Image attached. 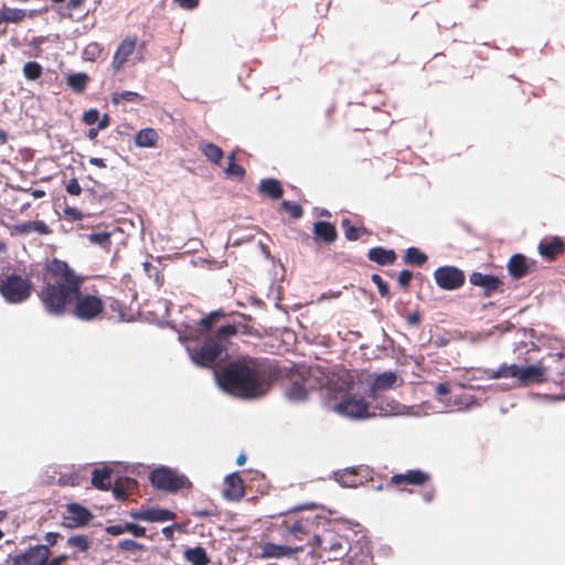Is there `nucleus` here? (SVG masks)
<instances>
[{
  "mask_svg": "<svg viewBox=\"0 0 565 565\" xmlns=\"http://www.w3.org/2000/svg\"><path fill=\"white\" fill-rule=\"evenodd\" d=\"M277 375V369L274 365L247 355L230 362L215 372L218 386L242 399L266 395Z\"/></svg>",
  "mask_w": 565,
  "mask_h": 565,
  "instance_id": "3",
  "label": "nucleus"
},
{
  "mask_svg": "<svg viewBox=\"0 0 565 565\" xmlns=\"http://www.w3.org/2000/svg\"><path fill=\"white\" fill-rule=\"evenodd\" d=\"M109 124H110L109 115L108 114H104L102 116V118L99 117V120L97 122V127H98V129L104 130V129H106L109 126Z\"/></svg>",
  "mask_w": 565,
  "mask_h": 565,
  "instance_id": "58",
  "label": "nucleus"
},
{
  "mask_svg": "<svg viewBox=\"0 0 565 565\" xmlns=\"http://www.w3.org/2000/svg\"><path fill=\"white\" fill-rule=\"evenodd\" d=\"M313 237L316 241H322L326 244H332L338 238L335 226L329 222L318 221L313 224Z\"/></svg>",
  "mask_w": 565,
  "mask_h": 565,
  "instance_id": "23",
  "label": "nucleus"
},
{
  "mask_svg": "<svg viewBox=\"0 0 565 565\" xmlns=\"http://www.w3.org/2000/svg\"><path fill=\"white\" fill-rule=\"evenodd\" d=\"M258 191L262 194H264L273 200H278L284 194V189H282L281 183L277 179H274V178H267V179L260 180V182L258 184Z\"/></svg>",
  "mask_w": 565,
  "mask_h": 565,
  "instance_id": "27",
  "label": "nucleus"
},
{
  "mask_svg": "<svg viewBox=\"0 0 565 565\" xmlns=\"http://www.w3.org/2000/svg\"><path fill=\"white\" fill-rule=\"evenodd\" d=\"M297 371L308 393L322 388L329 383V375L320 366H299Z\"/></svg>",
  "mask_w": 565,
  "mask_h": 565,
  "instance_id": "10",
  "label": "nucleus"
},
{
  "mask_svg": "<svg viewBox=\"0 0 565 565\" xmlns=\"http://www.w3.org/2000/svg\"><path fill=\"white\" fill-rule=\"evenodd\" d=\"M435 392L438 396H444V395H447L449 394L450 392V388H449V385L447 383H439L437 384L436 388H435Z\"/></svg>",
  "mask_w": 565,
  "mask_h": 565,
  "instance_id": "57",
  "label": "nucleus"
},
{
  "mask_svg": "<svg viewBox=\"0 0 565 565\" xmlns=\"http://www.w3.org/2000/svg\"><path fill=\"white\" fill-rule=\"evenodd\" d=\"M64 217L68 221H82L84 217V214L76 207L73 206H66L63 210Z\"/></svg>",
  "mask_w": 565,
  "mask_h": 565,
  "instance_id": "49",
  "label": "nucleus"
},
{
  "mask_svg": "<svg viewBox=\"0 0 565 565\" xmlns=\"http://www.w3.org/2000/svg\"><path fill=\"white\" fill-rule=\"evenodd\" d=\"M199 149L205 156V158L213 164L218 166L222 159L224 158V151L222 150V148L213 142H202Z\"/></svg>",
  "mask_w": 565,
  "mask_h": 565,
  "instance_id": "34",
  "label": "nucleus"
},
{
  "mask_svg": "<svg viewBox=\"0 0 565 565\" xmlns=\"http://www.w3.org/2000/svg\"><path fill=\"white\" fill-rule=\"evenodd\" d=\"M224 172L227 177L236 178L239 180H242L246 173L245 169L235 162H228V166L225 168Z\"/></svg>",
  "mask_w": 565,
  "mask_h": 565,
  "instance_id": "45",
  "label": "nucleus"
},
{
  "mask_svg": "<svg viewBox=\"0 0 565 565\" xmlns=\"http://www.w3.org/2000/svg\"><path fill=\"white\" fill-rule=\"evenodd\" d=\"M138 482L130 477L118 478L113 487V493L117 500H126L128 494L137 489Z\"/></svg>",
  "mask_w": 565,
  "mask_h": 565,
  "instance_id": "26",
  "label": "nucleus"
},
{
  "mask_svg": "<svg viewBox=\"0 0 565 565\" xmlns=\"http://www.w3.org/2000/svg\"><path fill=\"white\" fill-rule=\"evenodd\" d=\"M469 282L472 286L480 287L484 297H491L495 292L503 291V281L494 275L473 271L469 276Z\"/></svg>",
  "mask_w": 565,
  "mask_h": 565,
  "instance_id": "13",
  "label": "nucleus"
},
{
  "mask_svg": "<svg viewBox=\"0 0 565 565\" xmlns=\"http://www.w3.org/2000/svg\"><path fill=\"white\" fill-rule=\"evenodd\" d=\"M89 163L92 166H95V167H98V168H103V169L107 167L105 160L102 159V158L93 157V158L89 159Z\"/></svg>",
  "mask_w": 565,
  "mask_h": 565,
  "instance_id": "62",
  "label": "nucleus"
},
{
  "mask_svg": "<svg viewBox=\"0 0 565 565\" xmlns=\"http://www.w3.org/2000/svg\"><path fill=\"white\" fill-rule=\"evenodd\" d=\"M174 2L182 9L193 10L199 6L200 0H174Z\"/></svg>",
  "mask_w": 565,
  "mask_h": 565,
  "instance_id": "53",
  "label": "nucleus"
},
{
  "mask_svg": "<svg viewBox=\"0 0 565 565\" xmlns=\"http://www.w3.org/2000/svg\"><path fill=\"white\" fill-rule=\"evenodd\" d=\"M413 279V273L408 269H403L397 277L398 285L404 289L407 290L409 287V284Z\"/></svg>",
  "mask_w": 565,
  "mask_h": 565,
  "instance_id": "48",
  "label": "nucleus"
},
{
  "mask_svg": "<svg viewBox=\"0 0 565 565\" xmlns=\"http://www.w3.org/2000/svg\"><path fill=\"white\" fill-rule=\"evenodd\" d=\"M539 254L548 262H554L565 252V242L559 236L543 238L537 246Z\"/></svg>",
  "mask_w": 565,
  "mask_h": 565,
  "instance_id": "18",
  "label": "nucleus"
},
{
  "mask_svg": "<svg viewBox=\"0 0 565 565\" xmlns=\"http://www.w3.org/2000/svg\"><path fill=\"white\" fill-rule=\"evenodd\" d=\"M280 206L284 211L288 212L294 220L300 218L303 214V210L298 203L282 201Z\"/></svg>",
  "mask_w": 565,
  "mask_h": 565,
  "instance_id": "43",
  "label": "nucleus"
},
{
  "mask_svg": "<svg viewBox=\"0 0 565 565\" xmlns=\"http://www.w3.org/2000/svg\"><path fill=\"white\" fill-rule=\"evenodd\" d=\"M50 557V547L45 544H39L14 555L12 557V565H47Z\"/></svg>",
  "mask_w": 565,
  "mask_h": 565,
  "instance_id": "9",
  "label": "nucleus"
},
{
  "mask_svg": "<svg viewBox=\"0 0 565 565\" xmlns=\"http://www.w3.org/2000/svg\"><path fill=\"white\" fill-rule=\"evenodd\" d=\"M138 42V38L136 35L132 36H126L120 44L117 46V50L114 53L111 66L115 72L120 71L126 62L128 61L129 56L134 53L136 50Z\"/></svg>",
  "mask_w": 565,
  "mask_h": 565,
  "instance_id": "17",
  "label": "nucleus"
},
{
  "mask_svg": "<svg viewBox=\"0 0 565 565\" xmlns=\"http://www.w3.org/2000/svg\"><path fill=\"white\" fill-rule=\"evenodd\" d=\"M85 277L77 274L66 262L53 258L45 265L44 284L39 298L52 316L66 313L81 321H93L102 317L105 301L97 294L83 290Z\"/></svg>",
  "mask_w": 565,
  "mask_h": 565,
  "instance_id": "1",
  "label": "nucleus"
},
{
  "mask_svg": "<svg viewBox=\"0 0 565 565\" xmlns=\"http://www.w3.org/2000/svg\"><path fill=\"white\" fill-rule=\"evenodd\" d=\"M85 0H68L67 8L70 10H76L84 4Z\"/></svg>",
  "mask_w": 565,
  "mask_h": 565,
  "instance_id": "63",
  "label": "nucleus"
},
{
  "mask_svg": "<svg viewBox=\"0 0 565 565\" xmlns=\"http://www.w3.org/2000/svg\"><path fill=\"white\" fill-rule=\"evenodd\" d=\"M225 489L223 497L228 501H239L245 495L244 481L237 472H233L225 478Z\"/></svg>",
  "mask_w": 565,
  "mask_h": 565,
  "instance_id": "20",
  "label": "nucleus"
},
{
  "mask_svg": "<svg viewBox=\"0 0 565 565\" xmlns=\"http://www.w3.org/2000/svg\"><path fill=\"white\" fill-rule=\"evenodd\" d=\"M66 191L71 195H79L82 192V186L78 183L77 179H71L66 184Z\"/></svg>",
  "mask_w": 565,
  "mask_h": 565,
  "instance_id": "51",
  "label": "nucleus"
},
{
  "mask_svg": "<svg viewBox=\"0 0 565 565\" xmlns=\"http://www.w3.org/2000/svg\"><path fill=\"white\" fill-rule=\"evenodd\" d=\"M33 285L28 277L15 273L0 277V295L9 303H21L32 294Z\"/></svg>",
  "mask_w": 565,
  "mask_h": 565,
  "instance_id": "5",
  "label": "nucleus"
},
{
  "mask_svg": "<svg viewBox=\"0 0 565 565\" xmlns=\"http://www.w3.org/2000/svg\"><path fill=\"white\" fill-rule=\"evenodd\" d=\"M58 484L71 487L79 486V476L75 472L61 475L58 478Z\"/></svg>",
  "mask_w": 565,
  "mask_h": 565,
  "instance_id": "47",
  "label": "nucleus"
},
{
  "mask_svg": "<svg viewBox=\"0 0 565 565\" xmlns=\"http://www.w3.org/2000/svg\"><path fill=\"white\" fill-rule=\"evenodd\" d=\"M89 76L86 73H72L66 76V85L75 94H82L85 92L89 84Z\"/></svg>",
  "mask_w": 565,
  "mask_h": 565,
  "instance_id": "30",
  "label": "nucleus"
},
{
  "mask_svg": "<svg viewBox=\"0 0 565 565\" xmlns=\"http://www.w3.org/2000/svg\"><path fill=\"white\" fill-rule=\"evenodd\" d=\"M26 17V12L19 8H9L6 4L0 10V24L2 23H20Z\"/></svg>",
  "mask_w": 565,
  "mask_h": 565,
  "instance_id": "33",
  "label": "nucleus"
},
{
  "mask_svg": "<svg viewBox=\"0 0 565 565\" xmlns=\"http://www.w3.org/2000/svg\"><path fill=\"white\" fill-rule=\"evenodd\" d=\"M184 558L191 565H207L211 559L202 546L190 547L184 551Z\"/></svg>",
  "mask_w": 565,
  "mask_h": 565,
  "instance_id": "32",
  "label": "nucleus"
},
{
  "mask_svg": "<svg viewBox=\"0 0 565 565\" xmlns=\"http://www.w3.org/2000/svg\"><path fill=\"white\" fill-rule=\"evenodd\" d=\"M367 258L381 266H386L394 264L397 255L393 249H386L384 247L377 246L369 249Z\"/></svg>",
  "mask_w": 565,
  "mask_h": 565,
  "instance_id": "25",
  "label": "nucleus"
},
{
  "mask_svg": "<svg viewBox=\"0 0 565 565\" xmlns=\"http://www.w3.org/2000/svg\"><path fill=\"white\" fill-rule=\"evenodd\" d=\"M88 239L90 243L99 245L104 248H109L111 245V234L109 232H99V233H92L88 235Z\"/></svg>",
  "mask_w": 565,
  "mask_h": 565,
  "instance_id": "40",
  "label": "nucleus"
},
{
  "mask_svg": "<svg viewBox=\"0 0 565 565\" xmlns=\"http://www.w3.org/2000/svg\"><path fill=\"white\" fill-rule=\"evenodd\" d=\"M333 409L342 416L355 419H362L370 416L369 402H366L364 397H358L355 395L344 396L339 403L334 405Z\"/></svg>",
  "mask_w": 565,
  "mask_h": 565,
  "instance_id": "7",
  "label": "nucleus"
},
{
  "mask_svg": "<svg viewBox=\"0 0 565 565\" xmlns=\"http://www.w3.org/2000/svg\"><path fill=\"white\" fill-rule=\"evenodd\" d=\"M546 367L542 363L519 369L518 382L522 386L546 382Z\"/></svg>",
  "mask_w": 565,
  "mask_h": 565,
  "instance_id": "19",
  "label": "nucleus"
},
{
  "mask_svg": "<svg viewBox=\"0 0 565 565\" xmlns=\"http://www.w3.org/2000/svg\"><path fill=\"white\" fill-rule=\"evenodd\" d=\"M422 497L426 502H431L435 498V489L433 487L424 488Z\"/></svg>",
  "mask_w": 565,
  "mask_h": 565,
  "instance_id": "56",
  "label": "nucleus"
},
{
  "mask_svg": "<svg viewBox=\"0 0 565 565\" xmlns=\"http://www.w3.org/2000/svg\"><path fill=\"white\" fill-rule=\"evenodd\" d=\"M396 381H397V375H396V373H394L392 371L383 372V373L376 375L373 383L371 384L370 395L372 397H375V394L377 392H382V391L392 388L394 386V384L396 383Z\"/></svg>",
  "mask_w": 565,
  "mask_h": 565,
  "instance_id": "24",
  "label": "nucleus"
},
{
  "mask_svg": "<svg viewBox=\"0 0 565 565\" xmlns=\"http://www.w3.org/2000/svg\"><path fill=\"white\" fill-rule=\"evenodd\" d=\"M100 129L97 128H90L87 132V137L90 139V140H94L97 136H98V131Z\"/></svg>",
  "mask_w": 565,
  "mask_h": 565,
  "instance_id": "64",
  "label": "nucleus"
},
{
  "mask_svg": "<svg viewBox=\"0 0 565 565\" xmlns=\"http://www.w3.org/2000/svg\"><path fill=\"white\" fill-rule=\"evenodd\" d=\"M61 537L60 533L56 532H47L44 536L45 542L47 543V546H54L58 539Z\"/></svg>",
  "mask_w": 565,
  "mask_h": 565,
  "instance_id": "54",
  "label": "nucleus"
},
{
  "mask_svg": "<svg viewBox=\"0 0 565 565\" xmlns=\"http://www.w3.org/2000/svg\"><path fill=\"white\" fill-rule=\"evenodd\" d=\"M535 266L536 262L529 259L523 254L512 255L507 264L509 275L516 280L522 279L529 275V273L532 271Z\"/></svg>",
  "mask_w": 565,
  "mask_h": 565,
  "instance_id": "15",
  "label": "nucleus"
},
{
  "mask_svg": "<svg viewBox=\"0 0 565 565\" xmlns=\"http://www.w3.org/2000/svg\"><path fill=\"white\" fill-rule=\"evenodd\" d=\"M99 120V111L96 108H92L84 113L83 121L88 125L93 126Z\"/></svg>",
  "mask_w": 565,
  "mask_h": 565,
  "instance_id": "50",
  "label": "nucleus"
},
{
  "mask_svg": "<svg viewBox=\"0 0 565 565\" xmlns=\"http://www.w3.org/2000/svg\"><path fill=\"white\" fill-rule=\"evenodd\" d=\"M429 480V473L419 469H413L407 470L405 473L394 475L391 477L388 484L398 490H404L406 486H425Z\"/></svg>",
  "mask_w": 565,
  "mask_h": 565,
  "instance_id": "11",
  "label": "nucleus"
},
{
  "mask_svg": "<svg viewBox=\"0 0 565 565\" xmlns=\"http://www.w3.org/2000/svg\"><path fill=\"white\" fill-rule=\"evenodd\" d=\"M233 323L221 326L213 337H180L192 362L201 367L212 369L227 356L230 338L237 334Z\"/></svg>",
  "mask_w": 565,
  "mask_h": 565,
  "instance_id": "4",
  "label": "nucleus"
},
{
  "mask_svg": "<svg viewBox=\"0 0 565 565\" xmlns=\"http://www.w3.org/2000/svg\"><path fill=\"white\" fill-rule=\"evenodd\" d=\"M225 317L223 310H215L202 318L195 328L189 329L183 337L205 338L212 337L210 332L216 323Z\"/></svg>",
  "mask_w": 565,
  "mask_h": 565,
  "instance_id": "14",
  "label": "nucleus"
},
{
  "mask_svg": "<svg viewBox=\"0 0 565 565\" xmlns=\"http://www.w3.org/2000/svg\"><path fill=\"white\" fill-rule=\"evenodd\" d=\"M341 226L348 241H358L361 235L367 232L365 227H356L352 225L349 218L342 220Z\"/></svg>",
  "mask_w": 565,
  "mask_h": 565,
  "instance_id": "37",
  "label": "nucleus"
},
{
  "mask_svg": "<svg viewBox=\"0 0 565 565\" xmlns=\"http://www.w3.org/2000/svg\"><path fill=\"white\" fill-rule=\"evenodd\" d=\"M434 277L438 287L444 290H456L463 286L465 274L455 266H441L434 273Z\"/></svg>",
  "mask_w": 565,
  "mask_h": 565,
  "instance_id": "8",
  "label": "nucleus"
},
{
  "mask_svg": "<svg viewBox=\"0 0 565 565\" xmlns=\"http://www.w3.org/2000/svg\"><path fill=\"white\" fill-rule=\"evenodd\" d=\"M105 532L113 536H118L125 533L124 524L107 525Z\"/></svg>",
  "mask_w": 565,
  "mask_h": 565,
  "instance_id": "52",
  "label": "nucleus"
},
{
  "mask_svg": "<svg viewBox=\"0 0 565 565\" xmlns=\"http://www.w3.org/2000/svg\"><path fill=\"white\" fill-rule=\"evenodd\" d=\"M67 545L77 548L79 552H87L90 541L86 535H73L67 539Z\"/></svg>",
  "mask_w": 565,
  "mask_h": 565,
  "instance_id": "39",
  "label": "nucleus"
},
{
  "mask_svg": "<svg viewBox=\"0 0 565 565\" xmlns=\"http://www.w3.org/2000/svg\"><path fill=\"white\" fill-rule=\"evenodd\" d=\"M23 76L28 81H38L43 74V67L39 62H26L22 68Z\"/></svg>",
  "mask_w": 565,
  "mask_h": 565,
  "instance_id": "36",
  "label": "nucleus"
},
{
  "mask_svg": "<svg viewBox=\"0 0 565 565\" xmlns=\"http://www.w3.org/2000/svg\"><path fill=\"white\" fill-rule=\"evenodd\" d=\"M324 522V518L313 510L301 508L292 509L276 516H271L266 529V535L281 543L263 542L259 545L262 558L290 557L303 551L305 541H319L317 531Z\"/></svg>",
  "mask_w": 565,
  "mask_h": 565,
  "instance_id": "2",
  "label": "nucleus"
},
{
  "mask_svg": "<svg viewBox=\"0 0 565 565\" xmlns=\"http://www.w3.org/2000/svg\"><path fill=\"white\" fill-rule=\"evenodd\" d=\"M102 54L103 47L96 42L87 44L83 51L84 60L92 62L98 60Z\"/></svg>",
  "mask_w": 565,
  "mask_h": 565,
  "instance_id": "41",
  "label": "nucleus"
},
{
  "mask_svg": "<svg viewBox=\"0 0 565 565\" xmlns=\"http://www.w3.org/2000/svg\"><path fill=\"white\" fill-rule=\"evenodd\" d=\"M159 136L153 128H143L135 136V143L140 148L156 147Z\"/></svg>",
  "mask_w": 565,
  "mask_h": 565,
  "instance_id": "29",
  "label": "nucleus"
},
{
  "mask_svg": "<svg viewBox=\"0 0 565 565\" xmlns=\"http://www.w3.org/2000/svg\"><path fill=\"white\" fill-rule=\"evenodd\" d=\"M427 259V255L419 250L417 247L407 248L404 256V262L406 264L418 267L423 266Z\"/></svg>",
  "mask_w": 565,
  "mask_h": 565,
  "instance_id": "35",
  "label": "nucleus"
},
{
  "mask_svg": "<svg viewBox=\"0 0 565 565\" xmlns=\"http://www.w3.org/2000/svg\"><path fill=\"white\" fill-rule=\"evenodd\" d=\"M125 525V533L128 532L132 534L135 537H143L146 536V527L141 526L136 523L126 522Z\"/></svg>",
  "mask_w": 565,
  "mask_h": 565,
  "instance_id": "46",
  "label": "nucleus"
},
{
  "mask_svg": "<svg viewBox=\"0 0 565 565\" xmlns=\"http://www.w3.org/2000/svg\"><path fill=\"white\" fill-rule=\"evenodd\" d=\"M407 322L412 326H418L420 323L419 312H412L407 316Z\"/></svg>",
  "mask_w": 565,
  "mask_h": 565,
  "instance_id": "60",
  "label": "nucleus"
},
{
  "mask_svg": "<svg viewBox=\"0 0 565 565\" xmlns=\"http://www.w3.org/2000/svg\"><path fill=\"white\" fill-rule=\"evenodd\" d=\"M109 307L111 308L113 311L117 312L119 316H122V305L120 301L116 300V299H111L109 298Z\"/></svg>",
  "mask_w": 565,
  "mask_h": 565,
  "instance_id": "59",
  "label": "nucleus"
},
{
  "mask_svg": "<svg viewBox=\"0 0 565 565\" xmlns=\"http://www.w3.org/2000/svg\"><path fill=\"white\" fill-rule=\"evenodd\" d=\"M150 481L157 489L170 492H175L191 484L186 477L179 476L173 470L166 467L154 469L150 473Z\"/></svg>",
  "mask_w": 565,
  "mask_h": 565,
  "instance_id": "6",
  "label": "nucleus"
},
{
  "mask_svg": "<svg viewBox=\"0 0 565 565\" xmlns=\"http://www.w3.org/2000/svg\"><path fill=\"white\" fill-rule=\"evenodd\" d=\"M519 369L516 364H502L497 370L488 369L484 371L486 375L490 380L519 377Z\"/></svg>",
  "mask_w": 565,
  "mask_h": 565,
  "instance_id": "28",
  "label": "nucleus"
},
{
  "mask_svg": "<svg viewBox=\"0 0 565 565\" xmlns=\"http://www.w3.org/2000/svg\"><path fill=\"white\" fill-rule=\"evenodd\" d=\"M142 99L143 98L141 95H139L136 92H129V90L114 93L111 96V102L114 104H120L122 102L136 103V102H141Z\"/></svg>",
  "mask_w": 565,
  "mask_h": 565,
  "instance_id": "38",
  "label": "nucleus"
},
{
  "mask_svg": "<svg viewBox=\"0 0 565 565\" xmlns=\"http://www.w3.org/2000/svg\"><path fill=\"white\" fill-rule=\"evenodd\" d=\"M285 395L291 402H303L307 399L308 391L297 370L290 375L288 386L285 390Z\"/></svg>",
  "mask_w": 565,
  "mask_h": 565,
  "instance_id": "21",
  "label": "nucleus"
},
{
  "mask_svg": "<svg viewBox=\"0 0 565 565\" xmlns=\"http://www.w3.org/2000/svg\"><path fill=\"white\" fill-rule=\"evenodd\" d=\"M33 232L40 235H49L52 230L44 221H28L10 227L11 235H28Z\"/></svg>",
  "mask_w": 565,
  "mask_h": 565,
  "instance_id": "22",
  "label": "nucleus"
},
{
  "mask_svg": "<svg viewBox=\"0 0 565 565\" xmlns=\"http://www.w3.org/2000/svg\"><path fill=\"white\" fill-rule=\"evenodd\" d=\"M371 280L376 285L379 294L384 298H390V286L379 274H373Z\"/></svg>",
  "mask_w": 565,
  "mask_h": 565,
  "instance_id": "44",
  "label": "nucleus"
},
{
  "mask_svg": "<svg viewBox=\"0 0 565 565\" xmlns=\"http://www.w3.org/2000/svg\"><path fill=\"white\" fill-rule=\"evenodd\" d=\"M93 519L92 512L78 503H70L66 505L63 524L66 527L75 529L87 525Z\"/></svg>",
  "mask_w": 565,
  "mask_h": 565,
  "instance_id": "12",
  "label": "nucleus"
},
{
  "mask_svg": "<svg viewBox=\"0 0 565 565\" xmlns=\"http://www.w3.org/2000/svg\"><path fill=\"white\" fill-rule=\"evenodd\" d=\"M68 559L66 554L57 555L53 558H49L47 565H65L64 563Z\"/></svg>",
  "mask_w": 565,
  "mask_h": 565,
  "instance_id": "55",
  "label": "nucleus"
},
{
  "mask_svg": "<svg viewBox=\"0 0 565 565\" xmlns=\"http://www.w3.org/2000/svg\"><path fill=\"white\" fill-rule=\"evenodd\" d=\"M178 527L177 524H173V525H169V526H166L162 529V534L164 535V537L167 540H172L173 539V533H174V530Z\"/></svg>",
  "mask_w": 565,
  "mask_h": 565,
  "instance_id": "61",
  "label": "nucleus"
},
{
  "mask_svg": "<svg viewBox=\"0 0 565 565\" xmlns=\"http://www.w3.org/2000/svg\"><path fill=\"white\" fill-rule=\"evenodd\" d=\"M130 516L135 520L146 522H167L174 521L177 519V514L173 511L162 508H149L131 511Z\"/></svg>",
  "mask_w": 565,
  "mask_h": 565,
  "instance_id": "16",
  "label": "nucleus"
},
{
  "mask_svg": "<svg viewBox=\"0 0 565 565\" xmlns=\"http://www.w3.org/2000/svg\"><path fill=\"white\" fill-rule=\"evenodd\" d=\"M116 548H117V551L136 553L138 551H143L145 545L141 543H138L134 540L125 539L117 543Z\"/></svg>",
  "mask_w": 565,
  "mask_h": 565,
  "instance_id": "42",
  "label": "nucleus"
},
{
  "mask_svg": "<svg viewBox=\"0 0 565 565\" xmlns=\"http://www.w3.org/2000/svg\"><path fill=\"white\" fill-rule=\"evenodd\" d=\"M92 484L103 491L109 490L111 488V470L107 468L94 469Z\"/></svg>",
  "mask_w": 565,
  "mask_h": 565,
  "instance_id": "31",
  "label": "nucleus"
}]
</instances>
